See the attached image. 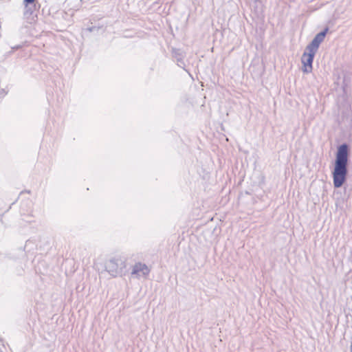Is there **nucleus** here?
<instances>
[{
  "label": "nucleus",
  "mask_w": 352,
  "mask_h": 352,
  "mask_svg": "<svg viewBox=\"0 0 352 352\" xmlns=\"http://www.w3.org/2000/svg\"><path fill=\"white\" fill-rule=\"evenodd\" d=\"M329 31V28H326L320 32L318 33L311 42L306 47L307 50H310L317 52L320 43L324 41L325 36Z\"/></svg>",
  "instance_id": "5"
},
{
  "label": "nucleus",
  "mask_w": 352,
  "mask_h": 352,
  "mask_svg": "<svg viewBox=\"0 0 352 352\" xmlns=\"http://www.w3.org/2000/svg\"><path fill=\"white\" fill-rule=\"evenodd\" d=\"M2 221V217L0 216V221Z\"/></svg>",
  "instance_id": "11"
},
{
  "label": "nucleus",
  "mask_w": 352,
  "mask_h": 352,
  "mask_svg": "<svg viewBox=\"0 0 352 352\" xmlns=\"http://www.w3.org/2000/svg\"><path fill=\"white\" fill-rule=\"evenodd\" d=\"M349 155V147L347 144L344 143L338 147L334 169L332 173L335 188L341 187L346 179Z\"/></svg>",
  "instance_id": "1"
},
{
  "label": "nucleus",
  "mask_w": 352,
  "mask_h": 352,
  "mask_svg": "<svg viewBox=\"0 0 352 352\" xmlns=\"http://www.w3.org/2000/svg\"><path fill=\"white\" fill-rule=\"evenodd\" d=\"M5 95H6V92H5L4 89H1L0 90V97H3Z\"/></svg>",
  "instance_id": "8"
},
{
  "label": "nucleus",
  "mask_w": 352,
  "mask_h": 352,
  "mask_svg": "<svg viewBox=\"0 0 352 352\" xmlns=\"http://www.w3.org/2000/svg\"><path fill=\"white\" fill-rule=\"evenodd\" d=\"M88 30H89V32H92L93 30H94V28L93 27L92 28H89Z\"/></svg>",
  "instance_id": "10"
},
{
  "label": "nucleus",
  "mask_w": 352,
  "mask_h": 352,
  "mask_svg": "<svg viewBox=\"0 0 352 352\" xmlns=\"http://www.w3.org/2000/svg\"><path fill=\"white\" fill-rule=\"evenodd\" d=\"M150 272L148 267L142 263H136L132 268L131 276L133 278H146Z\"/></svg>",
  "instance_id": "4"
},
{
  "label": "nucleus",
  "mask_w": 352,
  "mask_h": 352,
  "mask_svg": "<svg viewBox=\"0 0 352 352\" xmlns=\"http://www.w3.org/2000/svg\"><path fill=\"white\" fill-rule=\"evenodd\" d=\"M24 5L23 17L29 19L34 14L36 6L34 3H26L25 0L23 1Z\"/></svg>",
  "instance_id": "6"
},
{
  "label": "nucleus",
  "mask_w": 352,
  "mask_h": 352,
  "mask_svg": "<svg viewBox=\"0 0 352 352\" xmlns=\"http://www.w3.org/2000/svg\"><path fill=\"white\" fill-rule=\"evenodd\" d=\"M316 52L310 50L305 49L301 61L303 65L302 71L305 73H311L313 69V61Z\"/></svg>",
  "instance_id": "3"
},
{
  "label": "nucleus",
  "mask_w": 352,
  "mask_h": 352,
  "mask_svg": "<svg viewBox=\"0 0 352 352\" xmlns=\"http://www.w3.org/2000/svg\"><path fill=\"white\" fill-rule=\"evenodd\" d=\"M126 268V261L120 256L110 258L105 264L106 270L112 276H121Z\"/></svg>",
  "instance_id": "2"
},
{
  "label": "nucleus",
  "mask_w": 352,
  "mask_h": 352,
  "mask_svg": "<svg viewBox=\"0 0 352 352\" xmlns=\"http://www.w3.org/2000/svg\"><path fill=\"white\" fill-rule=\"evenodd\" d=\"M172 54L173 57L176 59L177 65L183 69L185 67V63L184 62V54L183 52L179 49H173Z\"/></svg>",
  "instance_id": "7"
},
{
  "label": "nucleus",
  "mask_w": 352,
  "mask_h": 352,
  "mask_svg": "<svg viewBox=\"0 0 352 352\" xmlns=\"http://www.w3.org/2000/svg\"><path fill=\"white\" fill-rule=\"evenodd\" d=\"M26 3H34L36 0H25Z\"/></svg>",
  "instance_id": "9"
}]
</instances>
